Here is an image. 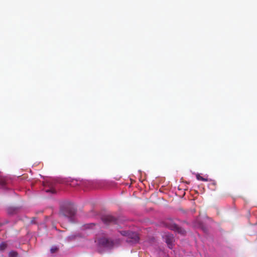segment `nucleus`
I'll return each mask as SVG.
<instances>
[{"mask_svg": "<svg viewBox=\"0 0 257 257\" xmlns=\"http://www.w3.org/2000/svg\"><path fill=\"white\" fill-rule=\"evenodd\" d=\"M75 213L76 210L74 208L69 207H64L61 208L59 216L60 217H67L71 222H73L72 217Z\"/></svg>", "mask_w": 257, "mask_h": 257, "instance_id": "obj_1", "label": "nucleus"}, {"mask_svg": "<svg viewBox=\"0 0 257 257\" xmlns=\"http://www.w3.org/2000/svg\"><path fill=\"white\" fill-rule=\"evenodd\" d=\"M101 219L105 224H114L117 222V219L111 215H103Z\"/></svg>", "mask_w": 257, "mask_h": 257, "instance_id": "obj_2", "label": "nucleus"}, {"mask_svg": "<svg viewBox=\"0 0 257 257\" xmlns=\"http://www.w3.org/2000/svg\"><path fill=\"white\" fill-rule=\"evenodd\" d=\"M168 227L173 231H175L181 234L184 235L186 233V231L182 228L179 227L175 223H171L169 224Z\"/></svg>", "mask_w": 257, "mask_h": 257, "instance_id": "obj_3", "label": "nucleus"}, {"mask_svg": "<svg viewBox=\"0 0 257 257\" xmlns=\"http://www.w3.org/2000/svg\"><path fill=\"white\" fill-rule=\"evenodd\" d=\"M99 244L103 247H110L112 246L113 242L108 238H101L99 240Z\"/></svg>", "mask_w": 257, "mask_h": 257, "instance_id": "obj_4", "label": "nucleus"}, {"mask_svg": "<svg viewBox=\"0 0 257 257\" xmlns=\"http://www.w3.org/2000/svg\"><path fill=\"white\" fill-rule=\"evenodd\" d=\"M166 242L167 243L168 247L172 248L173 246V243L174 241V237L172 234H166L164 237Z\"/></svg>", "mask_w": 257, "mask_h": 257, "instance_id": "obj_5", "label": "nucleus"}, {"mask_svg": "<svg viewBox=\"0 0 257 257\" xmlns=\"http://www.w3.org/2000/svg\"><path fill=\"white\" fill-rule=\"evenodd\" d=\"M127 237L129 239H131L127 240L128 241L136 242H138L139 240L138 234L136 232H130Z\"/></svg>", "mask_w": 257, "mask_h": 257, "instance_id": "obj_6", "label": "nucleus"}, {"mask_svg": "<svg viewBox=\"0 0 257 257\" xmlns=\"http://www.w3.org/2000/svg\"><path fill=\"white\" fill-rule=\"evenodd\" d=\"M44 185L48 186L50 187V189L46 190V192H51L52 193H55V191L53 189V184H52L51 182H50L49 181H47L45 182Z\"/></svg>", "mask_w": 257, "mask_h": 257, "instance_id": "obj_7", "label": "nucleus"}, {"mask_svg": "<svg viewBox=\"0 0 257 257\" xmlns=\"http://www.w3.org/2000/svg\"><path fill=\"white\" fill-rule=\"evenodd\" d=\"M8 180L0 174V187H4L8 183Z\"/></svg>", "mask_w": 257, "mask_h": 257, "instance_id": "obj_8", "label": "nucleus"}, {"mask_svg": "<svg viewBox=\"0 0 257 257\" xmlns=\"http://www.w3.org/2000/svg\"><path fill=\"white\" fill-rule=\"evenodd\" d=\"M7 247V244L4 242H2L0 244V251H4L6 249Z\"/></svg>", "mask_w": 257, "mask_h": 257, "instance_id": "obj_9", "label": "nucleus"}, {"mask_svg": "<svg viewBox=\"0 0 257 257\" xmlns=\"http://www.w3.org/2000/svg\"><path fill=\"white\" fill-rule=\"evenodd\" d=\"M18 255V252L15 251H11L9 253V257H17Z\"/></svg>", "mask_w": 257, "mask_h": 257, "instance_id": "obj_10", "label": "nucleus"}, {"mask_svg": "<svg viewBox=\"0 0 257 257\" xmlns=\"http://www.w3.org/2000/svg\"><path fill=\"white\" fill-rule=\"evenodd\" d=\"M76 235H71L67 236L66 239L68 241H72V240L75 239L76 238Z\"/></svg>", "mask_w": 257, "mask_h": 257, "instance_id": "obj_11", "label": "nucleus"}, {"mask_svg": "<svg viewBox=\"0 0 257 257\" xmlns=\"http://www.w3.org/2000/svg\"><path fill=\"white\" fill-rule=\"evenodd\" d=\"M196 178H197V180H201L202 181H207V179L204 178L203 177H202V176H201L200 175H199L198 174L197 175Z\"/></svg>", "mask_w": 257, "mask_h": 257, "instance_id": "obj_12", "label": "nucleus"}, {"mask_svg": "<svg viewBox=\"0 0 257 257\" xmlns=\"http://www.w3.org/2000/svg\"><path fill=\"white\" fill-rule=\"evenodd\" d=\"M58 250V248L56 246H53L51 248V253H55Z\"/></svg>", "mask_w": 257, "mask_h": 257, "instance_id": "obj_13", "label": "nucleus"}, {"mask_svg": "<svg viewBox=\"0 0 257 257\" xmlns=\"http://www.w3.org/2000/svg\"><path fill=\"white\" fill-rule=\"evenodd\" d=\"M129 231H120V233H121V234L123 236H127L128 235V234H129Z\"/></svg>", "mask_w": 257, "mask_h": 257, "instance_id": "obj_14", "label": "nucleus"}, {"mask_svg": "<svg viewBox=\"0 0 257 257\" xmlns=\"http://www.w3.org/2000/svg\"><path fill=\"white\" fill-rule=\"evenodd\" d=\"M15 212V210L12 208H9L8 209V212L9 214H13Z\"/></svg>", "mask_w": 257, "mask_h": 257, "instance_id": "obj_15", "label": "nucleus"}]
</instances>
